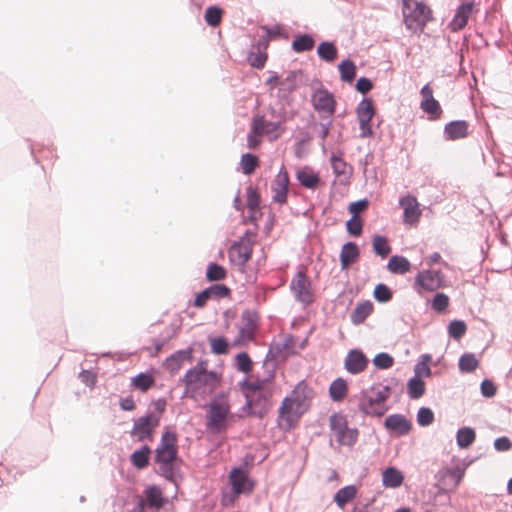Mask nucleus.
<instances>
[{
	"instance_id": "obj_35",
	"label": "nucleus",
	"mask_w": 512,
	"mask_h": 512,
	"mask_svg": "<svg viewBox=\"0 0 512 512\" xmlns=\"http://www.w3.org/2000/svg\"><path fill=\"white\" fill-rule=\"evenodd\" d=\"M348 386L343 378H337L329 387V394L333 401H341L347 394Z\"/></svg>"
},
{
	"instance_id": "obj_26",
	"label": "nucleus",
	"mask_w": 512,
	"mask_h": 512,
	"mask_svg": "<svg viewBox=\"0 0 512 512\" xmlns=\"http://www.w3.org/2000/svg\"><path fill=\"white\" fill-rule=\"evenodd\" d=\"M296 178L307 189H315L320 183L318 174L310 167L299 169L296 173Z\"/></svg>"
},
{
	"instance_id": "obj_19",
	"label": "nucleus",
	"mask_w": 512,
	"mask_h": 512,
	"mask_svg": "<svg viewBox=\"0 0 512 512\" xmlns=\"http://www.w3.org/2000/svg\"><path fill=\"white\" fill-rule=\"evenodd\" d=\"M384 427L397 436H404L410 432L411 422L402 414H392L385 419Z\"/></svg>"
},
{
	"instance_id": "obj_30",
	"label": "nucleus",
	"mask_w": 512,
	"mask_h": 512,
	"mask_svg": "<svg viewBox=\"0 0 512 512\" xmlns=\"http://www.w3.org/2000/svg\"><path fill=\"white\" fill-rule=\"evenodd\" d=\"M476 433L471 427H462L456 433V442L459 448L466 449L473 444Z\"/></svg>"
},
{
	"instance_id": "obj_39",
	"label": "nucleus",
	"mask_w": 512,
	"mask_h": 512,
	"mask_svg": "<svg viewBox=\"0 0 512 512\" xmlns=\"http://www.w3.org/2000/svg\"><path fill=\"white\" fill-rule=\"evenodd\" d=\"M372 245L373 251L382 258L387 257L391 251L387 239L380 235H375L373 237Z\"/></svg>"
},
{
	"instance_id": "obj_51",
	"label": "nucleus",
	"mask_w": 512,
	"mask_h": 512,
	"mask_svg": "<svg viewBox=\"0 0 512 512\" xmlns=\"http://www.w3.org/2000/svg\"><path fill=\"white\" fill-rule=\"evenodd\" d=\"M394 363L393 357H391L388 353H379L373 359V364L378 369H388L392 367Z\"/></svg>"
},
{
	"instance_id": "obj_54",
	"label": "nucleus",
	"mask_w": 512,
	"mask_h": 512,
	"mask_svg": "<svg viewBox=\"0 0 512 512\" xmlns=\"http://www.w3.org/2000/svg\"><path fill=\"white\" fill-rule=\"evenodd\" d=\"M260 205V197L256 190L249 186L247 188V206L251 212H255Z\"/></svg>"
},
{
	"instance_id": "obj_7",
	"label": "nucleus",
	"mask_w": 512,
	"mask_h": 512,
	"mask_svg": "<svg viewBox=\"0 0 512 512\" xmlns=\"http://www.w3.org/2000/svg\"><path fill=\"white\" fill-rule=\"evenodd\" d=\"M403 20L408 30L422 32L430 19V9L416 0H403Z\"/></svg>"
},
{
	"instance_id": "obj_41",
	"label": "nucleus",
	"mask_w": 512,
	"mask_h": 512,
	"mask_svg": "<svg viewBox=\"0 0 512 512\" xmlns=\"http://www.w3.org/2000/svg\"><path fill=\"white\" fill-rule=\"evenodd\" d=\"M408 394L412 399L420 398L425 392V384L419 377H413L408 381Z\"/></svg>"
},
{
	"instance_id": "obj_61",
	"label": "nucleus",
	"mask_w": 512,
	"mask_h": 512,
	"mask_svg": "<svg viewBox=\"0 0 512 512\" xmlns=\"http://www.w3.org/2000/svg\"><path fill=\"white\" fill-rule=\"evenodd\" d=\"M207 289L210 296L214 299H220L229 294V289L225 285L216 284Z\"/></svg>"
},
{
	"instance_id": "obj_11",
	"label": "nucleus",
	"mask_w": 512,
	"mask_h": 512,
	"mask_svg": "<svg viewBox=\"0 0 512 512\" xmlns=\"http://www.w3.org/2000/svg\"><path fill=\"white\" fill-rule=\"evenodd\" d=\"M444 286V275L439 270H423L415 276L414 287L418 293L422 290L433 292Z\"/></svg>"
},
{
	"instance_id": "obj_2",
	"label": "nucleus",
	"mask_w": 512,
	"mask_h": 512,
	"mask_svg": "<svg viewBox=\"0 0 512 512\" xmlns=\"http://www.w3.org/2000/svg\"><path fill=\"white\" fill-rule=\"evenodd\" d=\"M221 376L215 371H208L204 363H198L189 369L184 377L185 393L193 398L204 397L215 391Z\"/></svg>"
},
{
	"instance_id": "obj_18",
	"label": "nucleus",
	"mask_w": 512,
	"mask_h": 512,
	"mask_svg": "<svg viewBox=\"0 0 512 512\" xmlns=\"http://www.w3.org/2000/svg\"><path fill=\"white\" fill-rule=\"evenodd\" d=\"M368 359L359 349H351L344 360L345 369L351 374H358L364 371L368 365Z\"/></svg>"
},
{
	"instance_id": "obj_59",
	"label": "nucleus",
	"mask_w": 512,
	"mask_h": 512,
	"mask_svg": "<svg viewBox=\"0 0 512 512\" xmlns=\"http://www.w3.org/2000/svg\"><path fill=\"white\" fill-rule=\"evenodd\" d=\"M348 232L351 235L359 236L362 232V221L358 216H352L346 223Z\"/></svg>"
},
{
	"instance_id": "obj_16",
	"label": "nucleus",
	"mask_w": 512,
	"mask_h": 512,
	"mask_svg": "<svg viewBox=\"0 0 512 512\" xmlns=\"http://www.w3.org/2000/svg\"><path fill=\"white\" fill-rule=\"evenodd\" d=\"M399 204L403 208V222L408 225H416L422 214L417 199L407 195L400 199Z\"/></svg>"
},
{
	"instance_id": "obj_45",
	"label": "nucleus",
	"mask_w": 512,
	"mask_h": 512,
	"mask_svg": "<svg viewBox=\"0 0 512 512\" xmlns=\"http://www.w3.org/2000/svg\"><path fill=\"white\" fill-rule=\"evenodd\" d=\"M153 383L154 379L152 376L145 373H140L132 378V385L143 392L147 391Z\"/></svg>"
},
{
	"instance_id": "obj_21",
	"label": "nucleus",
	"mask_w": 512,
	"mask_h": 512,
	"mask_svg": "<svg viewBox=\"0 0 512 512\" xmlns=\"http://www.w3.org/2000/svg\"><path fill=\"white\" fill-rule=\"evenodd\" d=\"M252 254V245L248 241H241L231 246L229 257L232 262L240 267H244Z\"/></svg>"
},
{
	"instance_id": "obj_60",
	"label": "nucleus",
	"mask_w": 512,
	"mask_h": 512,
	"mask_svg": "<svg viewBox=\"0 0 512 512\" xmlns=\"http://www.w3.org/2000/svg\"><path fill=\"white\" fill-rule=\"evenodd\" d=\"M266 136V134L257 133L254 130V124H251V130L247 135V146L250 149H255L261 143V137Z\"/></svg>"
},
{
	"instance_id": "obj_57",
	"label": "nucleus",
	"mask_w": 512,
	"mask_h": 512,
	"mask_svg": "<svg viewBox=\"0 0 512 512\" xmlns=\"http://www.w3.org/2000/svg\"><path fill=\"white\" fill-rule=\"evenodd\" d=\"M374 298L379 302H387L392 298V293L386 285L378 284L374 289Z\"/></svg>"
},
{
	"instance_id": "obj_22",
	"label": "nucleus",
	"mask_w": 512,
	"mask_h": 512,
	"mask_svg": "<svg viewBox=\"0 0 512 512\" xmlns=\"http://www.w3.org/2000/svg\"><path fill=\"white\" fill-rule=\"evenodd\" d=\"M333 172L339 183L347 184L352 174V168L341 157L332 154L330 157Z\"/></svg>"
},
{
	"instance_id": "obj_55",
	"label": "nucleus",
	"mask_w": 512,
	"mask_h": 512,
	"mask_svg": "<svg viewBox=\"0 0 512 512\" xmlns=\"http://www.w3.org/2000/svg\"><path fill=\"white\" fill-rule=\"evenodd\" d=\"M247 60L252 67L260 69V68L264 67L266 60H267V56L265 53L260 52V51L250 52Z\"/></svg>"
},
{
	"instance_id": "obj_13",
	"label": "nucleus",
	"mask_w": 512,
	"mask_h": 512,
	"mask_svg": "<svg viewBox=\"0 0 512 512\" xmlns=\"http://www.w3.org/2000/svg\"><path fill=\"white\" fill-rule=\"evenodd\" d=\"M258 328V318L256 314L249 311L243 313L242 323L239 327V332L234 339L233 344L236 346H242L255 337L256 330Z\"/></svg>"
},
{
	"instance_id": "obj_14",
	"label": "nucleus",
	"mask_w": 512,
	"mask_h": 512,
	"mask_svg": "<svg viewBox=\"0 0 512 512\" xmlns=\"http://www.w3.org/2000/svg\"><path fill=\"white\" fill-rule=\"evenodd\" d=\"M311 101L314 109L328 117L335 112V99L332 93L323 87L315 89L311 95Z\"/></svg>"
},
{
	"instance_id": "obj_31",
	"label": "nucleus",
	"mask_w": 512,
	"mask_h": 512,
	"mask_svg": "<svg viewBox=\"0 0 512 512\" xmlns=\"http://www.w3.org/2000/svg\"><path fill=\"white\" fill-rule=\"evenodd\" d=\"M373 305L369 301H364L356 305L351 314V321L354 324H360L372 313Z\"/></svg>"
},
{
	"instance_id": "obj_40",
	"label": "nucleus",
	"mask_w": 512,
	"mask_h": 512,
	"mask_svg": "<svg viewBox=\"0 0 512 512\" xmlns=\"http://www.w3.org/2000/svg\"><path fill=\"white\" fill-rule=\"evenodd\" d=\"M317 53L321 59L332 62L337 56V49L330 42H322L317 48Z\"/></svg>"
},
{
	"instance_id": "obj_56",
	"label": "nucleus",
	"mask_w": 512,
	"mask_h": 512,
	"mask_svg": "<svg viewBox=\"0 0 512 512\" xmlns=\"http://www.w3.org/2000/svg\"><path fill=\"white\" fill-rule=\"evenodd\" d=\"M211 350L215 354H225L228 351V343L223 337L210 339Z\"/></svg>"
},
{
	"instance_id": "obj_10",
	"label": "nucleus",
	"mask_w": 512,
	"mask_h": 512,
	"mask_svg": "<svg viewBox=\"0 0 512 512\" xmlns=\"http://www.w3.org/2000/svg\"><path fill=\"white\" fill-rule=\"evenodd\" d=\"M299 72L291 71L283 79L273 73L266 81L270 87L271 95L284 100L296 88Z\"/></svg>"
},
{
	"instance_id": "obj_64",
	"label": "nucleus",
	"mask_w": 512,
	"mask_h": 512,
	"mask_svg": "<svg viewBox=\"0 0 512 512\" xmlns=\"http://www.w3.org/2000/svg\"><path fill=\"white\" fill-rule=\"evenodd\" d=\"M367 206H368L367 200H359L356 202H352L349 205L348 210L351 214H353V216H357V214L364 211L367 208Z\"/></svg>"
},
{
	"instance_id": "obj_47",
	"label": "nucleus",
	"mask_w": 512,
	"mask_h": 512,
	"mask_svg": "<svg viewBox=\"0 0 512 512\" xmlns=\"http://www.w3.org/2000/svg\"><path fill=\"white\" fill-rule=\"evenodd\" d=\"M257 165L258 159L256 156L249 153L242 155L241 166L244 174L250 175L255 170Z\"/></svg>"
},
{
	"instance_id": "obj_28",
	"label": "nucleus",
	"mask_w": 512,
	"mask_h": 512,
	"mask_svg": "<svg viewBox=\"0 0 512 512\" xmlns=\"http://www.w3.org/2000/svg\"><path fill=\"white\" fill-rule=\"evenodd\" d=\"M404 476L401 471L394 467L385 469L382 473V482L385 487L397 488L403 483Z\"/></svg>"
},
{
	"instance_id": "obj_43",
	"label": "nucleus",
	"mask_w": 512,
	"mask_h": 512,
	"mask_svg": "<svg viewBox=\"0 0 512 512\" xmlns=\"http://www.w3.org/2000/svg\"><path fill=\"white\" fill-rule=\"evenodd\" d=\"M306 399L304 388L298 385L291 394L285 398V404L287 405L289 402L294 401V403L298 404V406L305 411L307 408Z\"/></svg>"
},
{
	"instance_id": "obj_32",
	"label": "nucleus",
	"mask_w": 512,
	"mask_h": 512,
	"mask_svg": "<svg viewBox=\"0 0 512 512\" xmlns=\"http://www.w3.org/2000/svg\"><path fill=\"white\" fill-rule=\"evenodd\" d=\"M190 358L191 350H179L167 359V368L171 372H176L180 369L183 362L190 360Z\"/></svg>"
},
{
	"instance_id": "obj_1",
	"label": "nucleus",
	"mask_w": 512,
	"mask_h": 512,
	"mask_svg": "<svg viewBox=\"0 0 512 512\" xmlns=\"http://www.w3.org/2000/svg\"><path fill=\"white\" fill-rule=\"evenodd\" d=\"M246 405L243 414L263 417L272 406L274 384L270 378L247 380L243 383Z\"/></svg>"
},
{
	"instance_id": "obj_20",
	"label": "nucleus",
	"mask_w": 512,
	"mask_h": 512,
	"mask_svg": "<svg viewBox=\"0 0 512 512\" xmlns=\"http://www.w3.org/2000/svg\"><path fill=\"white\" fill-rule=\"evenodd\" d=\"M229 481L233 492L237 495L241 493H249L253 489V484L249 480L245 471L235 468L231 471Z\"/></svg>"
},
{
	"instance_id": "obj_36",
	"label": "nucleus",
	"mask_w": 512,
	"mask_h": 512,
	"mask_svg": "<svg viewBox=\"0 0 512 512\" xmlns=\"http://www.w3.org/2000/svg\"><path fill=\"white\" fill-rule=\"evenodd\" d=\"M314 40L308 34H303L297 36L292 42V48L295 52H305L310 51L314 47Z\"/></svg>"
},
{
	"instance_id": "obj_17",
	"label": "nucleus",
	"mask_w": 512,
	"mask_h": 512,
	"mask_svg": "<svg viewBox=\"0 0 512 512\" xmlns=\"http://www.w3.org/2000/svg\"><path fill=\"white\" fill-rule=\"evenodd\" d=\"M289 176L287 170L282 167L272 182V199L274 202L284 204L287 201Z\"/></svg>"
},
{
	"instance_id": "obj_3",
	"label": "nucleus",
	"mask_w": 512,
	"mask_h": 512,
	"mask_svg": "<svg viewBox=\"0 0 512 512\" xmlns=\"http://www.w3.org/2000/svg\"><path fill=\"white\" fill-rule=\"evenodd\" d=\"M286 120L287 113L283 107L269 106L261 113L255 114L252 123L257 133L266 134L269 140L274 141L285 132L284 123Z\"/></svg>"
},
{
	"instance_id": "obj_6",
	"label": "nucleus",
	"mask_w": 512,
	"mask_h": 512,
	"mask_svg": "<svg viewBox=\"0 0 512 512\" xmlns=\"http://www.w3.org/2000/svg\"><path fill=\"white\" fill-rule=\"evenodd\" d=\"M176 435L173 432L163 433L160 445L156 449L155 460L160 464V472L166 479H172L174 476L173 464L176 460Z\"/></svg>"
},
{
	"instance_id": "obj_63",
	"label": "nucleus",
	"mask_w": 512,
	"mask_h": 512,
	"mask_svg": "<svg viewBox=\"0 0 512 512\" xmlns=\"http://www.w3.org/2000/svg\"><path fill=\"white\" fill-rule=\"evenodd\" d=\"M372 87L373 85L371 80L366 77H361L357 80L356 90L362 94L369 92Z\"/></svg>"
},
{
	"instance_id": "obj_5",
	"label": "nucleus",
	"mask_w": 512,
	"mask_h": 512,
	"mask_svg": "<svg viewBox=\"0 0 512 512\" xmlns=\"http://www.w3.org/2000/svg\"><path fill=\"white\" fill-rule=\"evenodd\" d=\"M229 399L224 394L215 396L206 407V426L213 433H220L232 418Z\"/></svg>"
},
{
	"instance_id": "obj_27",
	"label": "nucleus",
	"mask_w": 512,
	"mask_h": 512,
	"mask_svg": "<svg viewBox=\"0 0 512 512\" xmlns=\"http://www.w3.org/2000/svg\"><path fill=\"white\" fill-rule=\"evenodd\" d=\"M359 257V248L353 242H348L342 246L340 252V263L342 269L348 268L351 264L356 262Z\"/></svg>"
},
{
	"instance_id": "obj_37",
	"label": "nucleus",
	"mask_w": 512,
	"mask_h": 512,
	"mask_svg": "<svg viewBox=\"0 0 512 512\" xmlns=\"http://www.w3.org/2000/svg\"><path fill=\"white\" fill-rule=\"evenodd\" d=\"M478 360L473 353H464L459 359V370L463 373H471L478 367Z\"/></svg>"
},
{
	"instance_id": "obj_12",
	"label": "nucleus",
	"mask_w": 512,
	"mask_h": 512,
	"mask_svg": "<svg viewBox=\"0 0 512 512\" xmlns=\"http://www.w3.org/2000/svg\"><path fill=\"white\" fill-rule=\"evenodd\" d=\"M357 119L359 121L360 137L368 138L373 135L371 120L375 114L373 103L370 99H363L356 109Z\"/></svg>"
},
{
	"instance_id": "obj_29",
	"label": "nucleus",
	"mask_w": 512,
	"mask_h": 512,
	"mask_svg": "<svg viewBox=\"0 0 512 512\" xmlns=\"http://www.w3.org/2000/svg\"><path fill=\"white\" fill-rule=\"evenodd\" d=\"M411 264L409 260L403 256H392L387 264V269L393 274H406L410 271Z\"/></svg>"
},
{
	"instance_id": "obj_62",
	"label": "nucleus",
	"mask_w": 512,
	"mask_h": 512,
	"mask_svg": "<svg viewBox=\"0 0 512 512\" xmlns=\"http://www.w3.org/2000/svg\"><path fill=\"white\" fill-rule=\"evenodd\" d=\"M512 447V442L510 441V439L508 437H499L497 439H495L494 441V448L497 450V451H500V452H505V451H509Z\"/></svg>"
},
{
	"instance_id": "obj_50",
	"label": "nucleus",
	"mask_w": 512,
	"mask_h": 512,
	"mask_svg": "<svg viewBox=\"0 0 512 512\" xmlns=\"http://www.w3.org/2000/svg\"><path fill=\"white\" fill-rule=\"evenodd\" d=\"M448 332L450 337L454 339H459L466 332V324L461 320H454L450 322Z\"/></svg>"
},
{
	"instance_id": "obj_15",
	"label": "nucleus",
	"mask_w": 512,
	"mask_h": 512,
	"mask_svg": "<svg viewBox=\"0 0 512 512\" xmlns=\"http://www.w3.org/2000/svg\"><path fill=\"white\" fill-rule=\"evenodd\" d=\"M290 289L295 299L303 304H309L313 301L311 283L303 272H298L292 279Z\"/></svg>"
},
{
	"instance_id": "obj_49",
	"label": "nucleus",
	"mask_w": 512,
	"mask_h": 512,
	"mask_svg": "<svg viewBox=\"0 0 512 512\" xmlns=\"http://www.w3.org/2000/svg\"><path fill=\"white\" fill-rule=\"evenodd\" d=\"M206 276L210 281H219L225 278L226 271L222 266L212 263L207 268Z\"/></svg>"
},
{
	"instance_id": "obj_58",
	"label": "nucleus",
	"mask_w": 512,
	"mask_h": 512,
	"mask_svg": "<svg viewBox=\"0 0 512 512\" xmlns=\"http://www.w3.org/2000/svg\"><path fill=\"white\" fill-rule=\"evenodd\" d=\"M423 359H424V361H422L421 363H418L415 366V373H416L415 377H419V378L421 376L429 377L431 375V369L428 365V361L431 360V356L428 354L423 355Z\"/></svg>"
},
{
	"instance_id": "obj_46",
	"label": "nucleus",
	"mask_w": 512,
	"mask_h": 512,
	"mask_svg": "<svg viewBox=\"0 0 512 512\" xmlns=\"http://www.w3.org/2000/svg\"><path fill=\"white\" fill-rule=\"evenodd\" d=\"M221 17L222 10L220 8L211 6L206 9L205 20L210 26L216 27L219 25L221 22Z\"/></svg>"
},
{
	"instance_id": "obj_23",
	"label": "nucleus",
	"mask_w": 512,
	"mask_h": 512,
	"mask_svg": "<svg viewBox=\"0 0 512 512\" xmlns=\"http://www.w3.org/2000/svg\"><path fill=\"white\" fill-rule=\"evenodd\" d=\"M303 413L304 410L294 401L286 405L285 399L279 409V416L282 420L286 421L288 427H291Z\"/></svg>"
},
{
	"instance_id": "obj_8",
	"label": "nucleus",
	"mask_w": 512,
	"mask_h": 512,
	"mask_svg": "<svg viewBox=\"0 0 512 512\" xmlns=\"http://www.w3.org/2000/svg\"><path fill=\"white\" fill-rule=\"evenodd\" d=\"M156 408L158 413H150L134 421L131 435L135 436L138 441L152 440L153 432L159 426L164 404L157 403Z\"/></svg>"
},
{
	"instance_id": "obj_9",
	"label": "nucleus",
	"mask_w": 512,
	"mask_h": 512,
	"mask_svg": "<svg viewBox=\"0 0 512 512\" xmlns=\"http://www.w3.org/2000/svg\"><path fill=\"white\" fill-rule=\"evenodd\" d=\"M332 435L340 445L352 446L358 439V430L349 428L347 419L342 414H333L330 417Z\"/></svg>"
},
{
	"instance_id": "obj_24",
	"label": "nucleus",
	"mask_w": 512,
	"mask_h": 512,
	"mask_svg": "<svg viewBox=\"0 0 512 512\" xmlns=\"http://www.w3.org/2000/svg\"><path fill=\"white\" fill-rule=\"evenodd\" d=\"M468 135V123L458 120L445 125L444 136L446 140L463 139Z\"/></svg>"
},
{
	"instance_id": "obj_34",
	"label": "nucleus",
	"mask_w": 512,
	"mask_h": 512,
	"mask_svg": "<svg viewBox=\"0 0 512 512\" xmlns=\"http://www.w3.org/2000/svg\"><path fill=\"white\" fill-rule=\"evenodd\" d=\"M150 453L151 449L149 446H142L139 450H136L132 453L131 463L137 469H144L148 465Z\"/></svg>"
},
{
	"instance_id": "obj_42",
	"label": "nucleus",
	"mask_w": 512,
	"mask_h": 512,
	"mask_svg": "<svg viewBox=\"0 0 512 512\" xmlns=\"http://www.w3.org/2000/svg\"><path fill=\"white\" fill-rule=\"evenodd\" d=\"M288 348L289 344L287 341L274 342L269 348L267 357L275 360L284 359L287 355Z\"/></svg>"
},
{
	"instance_id": "obj_25",
	"label": "nucleus",
	"mask_w": 512,
	"mask_h": 512,
	"mask_svg": "<svg viewBox=\"0 0 512 512\" xmlns=\"http://www.w3.org/2000/svg\"><path fill=\"white\" fill-rule=\"evenodd\" d=\"M473 12V3L467 2L462 4L456 11L451 23L450 27L453 31H458L465 27L468 22L469 17Z\"/></svg>"
},
{
	"instance_id": "obj_33",
	"label": "nucleus",
	"mask_w": 512,
	"mask_h": 512,
	"mask_svg": "<svg viewBox=\"0 0 512 512\" xmlns=\"http://www.w3.org/2000/svg\"><path fill=\"white\" fill-rule=\"evenodd\" d=\"M356 494V487L348 485L337 491L334 496V501L338 507L343 508L349 501L355 498Z\"/></svg>"
},
{
	"instance_id": "obj_4",
	"label": "nucleus",
	"mask_w": 512,
	"mask_h": 512,
	"mask_svg": "<svg viewBox=\"0 0 512 512\" xmlns=\"http://www.w3.org/2000/svg\"><path fill=\"white\" fill-rule=\"evenodd\" d=\"M391 395V388L377 383L361 391L359 409L364 414L374 417L383 416L388 410L387 400Z\"/></svg>"
},
{
	"instance_id": "obj_38",
	"label": "nucleus",
	"mask_w": 512,
	"mask_h": 512,
	"mask_svg": "<svg viewBox=\"0 0 512 512\" xmlns=\"http://www.w3.org/2000/svg\"><path fill=\"white\" fill-rule=\"evenodd\" d=\"M341 79L345 82H351L356 75V66L351 60H344L338 66Z\"/></svg>"
},
{
	"instance_id": "obj_44",
	"label": "nucleus",
	"mask_w": 512,
	"mask_h": 512,
	"mask_svg": "<svg viewBox=\"0 0 512 512\" xmlns=\"http://www.w3.org/2000/svg\"><path fill=\"white\" fill-rule=\"evenodd\" d=\"M420 108L429 115L430 119H437L442 113L441 106L435 98L431 101H421Z\"/></svg>"
},
{
	"instance_id": "obj_48",
	"label": "nucleus",
	"mask_w": 512,
	"mask_h": 512,
	"mask_svg": "<svg viewBox=\"0 0 512 512\" xmlns=\"http://www.w3.org/2000/svg\"><path fill=\"white\" fill-rule=\"evenodd\" d=\"M235 364L239 371L248 373L252 370V361L246 352H241L235 357Z\"/></svg>"
},
{
	"instance_id": "obj_53",
	"label": "nucleus",
	"mask_w": 512,
	"mask_h": 512,
	"mask_svg": "<svg viewBox=\"0 0 512 512\" xmlns=\"http://www.w3.org/2000/svg\"><path fill=\"white\" fill-rule=\"evenodd\" d=\"M432 308L437 312H443L449 305V297L444 293H437L432 300Z\"/></svg>"
},
{
	"instance_id": "obj_52",
	"label": "nucleus",
	"mask_w": 512,
	"mask_h": 512,
	"mask_svg": "<svg viewBox=\"0 0 512 512\" xmlns=\"http://www.w3.org/2000/svg\"><path fill=\"white\" fill-rule=\"evenodd\" d=\"M434 420V414L431 409L422 407L417 413V422L420 426H429Z\"/></svg>"
}]
</instances>
